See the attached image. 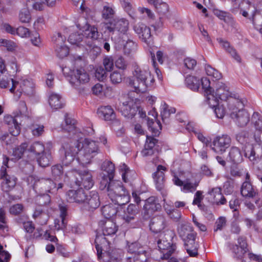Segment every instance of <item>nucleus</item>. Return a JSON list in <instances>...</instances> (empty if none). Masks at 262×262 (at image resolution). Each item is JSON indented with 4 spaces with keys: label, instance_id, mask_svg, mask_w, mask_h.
<instances>
[{
    "label": "nucleus",
    "instance_id": "obj_1",
    "mask_svg": "<svg viewBox=\"0 0 262 262\" xmlns=\"http://www.w3.org/2000/svg\"><path fill=\"white\" fill-rule=\"evenodd\" d=\"M62 147L64 151L62 163L66 166L70 165L77 155V160L82 166L90 164L95 157L81 147V142L77 139L62 137L60 139Z\"/></svg>",
    "mask_w": 262,
    "mask_h": 262
},
{
    "label": "nucleus",
    "instance_id": "obj_5",
    "mask_svg": "<svg viewBox=\"0 0 262 262\" xmlns=\"http://www.w3.org/2000/svg\"><path fill=\"white\" fill-rule=\"evenodd\" d=\"M99 225L102 226L103 234L97 235L95 240L98 258L101 257L102 250H107L110 245V242L105 236L115 235L118 229L116 224L111 220L101 221Z\"/></svg>",
    "mask_w": 262,
    "mask_h": 262
},
{
    "label": "nucleus",
    "instance_id": "obj_60",
    "mask_svg": "<svg viewBox=\"0 0 262 262\" xmlns=\"http://www.w3.org/2000/svg\"><path fill=\"white\" fill-rule=\"evenodd\" d=\"M206 74L212 77L215 80L220 79L221 77V74L216 70L208 65L205 68Z\"/></svg>",
    "mask_w": 262,
    "mask_h": 262
},
{
    "label": "nucleus",
    "instance_id": "obj_46",
    "mask_svg": "<svg viewBox=\"0 0 262 262\" xmlns=\"http://www.w3.org/2000/svg\"><path fill=\"white\" fill-rule=\"evenodd\" d=\"M52 176L55 180L59 181L62 179L63 176L62 166L59 164L53 166L51 168Z\"/></svg>",
    "mask_w": 262,
    "mask_h": 262
},
{
    "label": "nucleus",
    "instance_id": "obj_33",
    "mask_svg": "<svg viewBox=\"0 0 262 262\" xmlns=\"http://www.w3.org/2000/svg\"><path fill=\"white\" fill-rule=\"evenodd\" d=\"M217 40L221 45L225 49L227 52L230 54L233 58L238 63L242 62V58L240 55L238 54L235 49L230 46L229 43L222 38L218 39Z\"/></svg>",
    "mask_w": 262,
    "mask_h": 262
},
{
    "label": "nucleus",
    "instance_id": "obj_45",
    "mask_svg": "<svg viewBox=\"0 0 262 262\" xmlns=\"http://www.w3.org/2000/svg\"><path fill=\"white\" fill-rule=\"evenodd\" d=\"M115 14V11L111 5L107 4L105 5L102 10V17L105 19H108L113 18Z\"/></svg>",
    "mask_w": 262,
    "mask_h": 262
},
{
    "label": "nucleus",
    "instance_id": "obj_37",
    "mask_svg": "<svg viewBox=\"0 0 262 262\" xmlns=\"http://www.w3.org/2000/svg\"><path fill=\"white\" fill-rule=\"evenodd\" d=\"M38 156L37 161L40 166L46 167L50 165L52 158L50 151H45Z\"/></svg>",
    "mask_w": 262,
    "mask_h": 262
},
{
    "label": "nucleus",
    "instance_id": "obj_10",
    "mask_svg": "<svg viewBox=\"0 0 262 262\" xmlns=\"http://www.w3.org/2000/svg\"><path fill=\"white\" fill-rule=\"evenodd\" d=\"M242 107H237L236 104H234V108H228L231 111L230 117L235 124L239 127L247 126L251 120L250 115L248 112Z\"/></svg>",
    "mask_w": 262,
    "mask_h": 262
},
{
    "label": "nucleus",
    "instance_id": "obj_25",
    "mask_svg": "<svg viewBox=\"0 0 262 262\" xmlns=\"http://www.w3.org/2000/svg\"><path fill=\"white\" fill-rule=\"evenodd\" d=\"M166 168L162 165H159L157 167V171L152 174V177L154 179L156 188L161 191L164 187V173Z\"/></svg>",
    "mask_w": 262,
    "mask_h": 262
},
{
    "label": "nucleus",
    "instance_id": "obj_38",
    "mask_svg": "<svg viewBox=\"0 0 262 262\" xmlns=\"http://www.w3.org/2000/svg\"><path fill=\"white\" fill-rule=\"evenodd\" d=\"M98 112L106 120H112L116 117L115 112L110 106L101 107L99 109Z\"/></svg>",
    "mask_w": 262,
    "mask_h": 262
},
{
    "label": "nucleus",
    "instance_id": "obj_39",
    "mask_svg": "<svg viewBox=\"0 0 262 262\" xmlns=\"http://www.w3.org/2000/svg\"><path fill=\"white\" fill-rule=\"evenodd\" d=\"M236 140L241 144L244 146L243 149L246 146H250L251 145H247L249 141V133L246 130H243L235 135Z\"/></svg>",
    "mask_w": 262,
    "mask_h": 262
},
{
    "label": "nucleus",
    "instance_id": "obj_54",
    "mask_svg": "<svg viewBox=\"0 0 262 262\" xmlns=\"http://www.w3.org/2000/svg\"><path fill=\"white\" fill-rule=\"evenodd\" d=\"M55 49L57 56L60 58H63L69 54V48L64 44L55 46Z\"/></svg>",
    "mask_w": 262,
    "mask_h": 262
},
{
    "label": "nucleus",
    "instance_id": "obj_13",
    "mask_svg": "<svg viewBox=\"0 0 262 262\" xmlns=\"http://www.w3.org/2000/svg\"><path fill=\"white\" fill-rule=\"evenodd\" d=\"M231 139L227 135L215 137L212 144V149L217 154H222L231 145Z\"/></svg>",
    "mask_w": 262,
    "mask_h": 262
},
{
    "label": "nucleus",
    "instance_id": "obj_19",
    "mask_svg": "<svg viewBox=\"0 0 262 262\" xmlns=\"http://www.w3.org/2000/svg\"><path fill=\"white\" fill-rule=\"evenodd\" d=\"M135 32L138 35L139 37L146 43H149L151 41L150 29L142 23L135 24L133 26Z\"/></svg>",
    "mask_w": 262,
    "mask_h": 262
},
{
    "label": "nucleus",
    "instance_id": "obj_31",
    "mask_svg": "<svg viewBox=\"0 0 262 262\" xmlns=\"http://www.w3.org/2000/svg\"><path fill=\"white\" fill-rule=\"evenodd\" d=\"M139 212V207L133 204H129L123 215L124 220L127 223L134 221L135 216Z\"/></svg>",
    "mask_w": 262,
    "mask_h": 262
},
{
    "label": "nucleus",
    "instance_id": "obj_35",
    "mask_svg": "<svg viewBox=\"0 0 262 262\" xmlns=\"http://www.w3.org/2000/svg\"><path fill=\"white\" fill-rule=\"evenodd\" d=\"M228 157L229 161L234 164L241 163L243 160L241 150L235 146L230 148Z\"/></svg>",
    "mask_w": 262,
    "mask_h": 262
},
{
    "label": "nucleus",
    "instance_id": "obj_44",
    "mask_svg": "<svg viewBox=\"0 0 262 262\" xmlns=\"http://www.w3.org/2000/svg\"><path fill=\"white\" fill-rule=\"evenodd\" d=\"M205 95L206 96V101L208 103V105L213 108L214 107L216 106L219 103V98L217 96H216L215 94V92H209V93H205Z\"/></svg>",
    "mask_w": 262,
    "mask_h": 262
},
{
    "label": "nucleus",
    "instance_id": "obj_58",
    "mask_svg": "<svg viewBox=\"0 0 262 262\" xmlns=\"http://www.w3.org/2000/svg\"><path fill=\"white\" fill-rule=\"evenodd\" d=\"M66 38L64 36L62 35L60 33H55L52 36V40L55 46H61L64 44Z\"/></svg>",
    "mask_w": 262,
    "mask_h": 262
},
{
    "label": "nucleus",
    "instance_id": "obj_53",
    "mask_svg": "<svg viewBox=\"0 0 262 262\" xmlns=\"http://www.w3.org/2000/svg\"><path fill=\"white\" fill-rule=\"evenodd\" d=\"M31 19V14L28 8L22 9L19 13V19L23 23H28Z\"/></svg>",
    "mask_w": 262,
    "mask_h": 262
},
{
    "label": "nucleus",
    "instance_id": "obj_57",
    "mask_svg": "<svg viewBox=\"0 0 262 262\" xmlns=\"http://www.w3.org/2000/svg\"><path fill=\"white\" fill-rule=\"evenodd\" d=\"M164 207L167 212V213L169 215V216L176 221L179 220L181 217V212L177 209L169 208L168 205L167 206L166 205L164 206Z\"/></svg>",
    "mask_w": 262,
    "mask_h": 262
},
{
    "label": "nucleus",
    "instance_id": "obj_51",
    "mask_svg": "<svg viewBox=\"0 0 262 262\" xmlns=\"http://www.w3.org/2000/svg\"><path fill=\"white\" fill-rule=\"evenodd\" d=\"M36 201L39 206H45L49 204L51 197L48 193L37 194Z\"/></svg>",
    "mask_w": 262,
    "mask_h": 262
},
{
    "label": "nucleus",
    "instance_id": "obj_29",
    "mask_svg": "<svg viewBox=\"0 0 262 262\" xmlns=\"http://www.w3.org/2000/svg\"><path fill=\"white\" fill-rule=\"evenodd\" d=\"M60 210V219H55L54 221L55 228L57 230H63L66 228L67 225V222L66 221L65 218L67 216V208L64 206L59 205Z\"/></svg>",
    "mask_w": 262,
    "mask_h": 262
},
{
    "label": "nucleus",
    "instance_id": "obj_30",
    "mask_svg": "<svg viewBox=\"0 0 262 262\" xmlns=\"http://www.w3.org/2000/svg\"><path fill=\"white\" fill-rule=\"evenodd\" d=\"M81 148L94 156H96L100 152L98 143L89 139H84Z\"/></svg>",
    "mask_w": 262,
    "mask_h": 262
},
{
    "label": "nucleus",
    "instance_id": "obj_50",
    "mask_svg": "<svg viewBox=\"0 0 262 262\" xmlns=\"http://www.w3.org/2000/svg\"><path fill=\"white\" fill-rule=\"evenodd\" d=\"M120 169L122 172V177L124 182H128L131 179V175L135 174L134 171H131L127 166L124 163L120 165Z\"/></svg>",
    "mask_w": 262,
    "mask_h": 262
},
{
    "label": "nucleus",
    "instance_id": "obj_21",
    "mask_svg": "<svg viewBox=\"0 0 262 262\" xmlns=\"http://www.w3.org/2000/svg\"><path fill=\"white\" fill-rule=\"evenodd\" d=\"M83 204L84 207L90 211H93L97 208L100 205L98 193L95 191L89 192L86 195Z\"/></svg>",
    "mask_w": 262,
    "mask_h": 262
},
{
    "label": "nucleus",
    "instance_id": "obj_32",
    "mask_svg": "<svg viewBox=\"0 0 262 262\" xmlns=\"http://www.w3.org/2000/svg\"><path fill=\"white\" fill-rule=\"evenodd\" d=\"M62 130L75 134L76 133L75 121L69 117L66 113L64 115V121L61 124Z\"/></svg>",
    "mask_w": 262,
    "mask_h": 262
},
{
    "label": "nucleus",
    "instance_id": "obj_2",
    "mask_svg": "<svg viewBox=\"0 0 262 262\" xmlns=\"http://www.w3.org/2000/svg\"><path fill=\"white\" fill-rule=\"evenodd\" d=\"M99 188L106 189L107 195L115 204L122 206L129 201L128 192L120 181L113 179L109 181L104 175L100 182Z\"/></svg>",
    "mask_w": 262,
    "mask_h": 262
},
{
    "label": "nucleus",
    "instance_id": "obj_6",
    "mask_svg": "<svg viewBox=\"0 0 262 262\" xmlns=\"http://www.w3.org/2000/svg\"><path fill=\"white\" fill-rule=\"evenodd\" d=\"M63 73L68 77L71 84L80 92L85 91L86 85L89 83L90 78L89 74L84 69H80L70 70L65 67L62 69Z\"/></svg>",
    "mask_w": 262,
    "mask_h": 262
},
{
    "label": "nucleus",
    "instance_id": "obj_7",
    "mask_svg": "<svg viewBox=\"0 0 262 262\" xmlns=\"http://www.w3.org/2000/svg\"><path fill=\"white\" fill-rule=\"evenodd\" d=\"M215 94L221 100L227 101L228 108H234L235 104H237V107H242L244 105V102L239 95L231 93L224 83L219 82L216 83Z\"/></svg>",
    "mask_w": 262,
    "mask_h": 262
},
{
    "label": "nucleus",
    "instance_id": "obj_23",
    "mask_svg": "<svg viewBox=\"0 0 262 262\" xmlns=\"http://www.w3.org/2000/svg\"><path fill=\"white\" fill-rule=\"evenodd\" d=\"M20 117L17 115L15 117L7 116L5 117L4 121L9 126V131L13 136H18L20 132V123L18 122V119Z\"/></svg>",
    "mask_w": 262,
    "mask_h": 262
},
{
    "label": "nucleus",
    "instance_id": "obj_59",
    "mask_svg": "<svg viewBox=\"0 0 262 262\" xmlns=\"http://www.w3.org/2000/svg\"><path fill=\"white\" fill-rule=\"evenodd\" d=\"M147 124L149 128H150L151 131L154 133H156L159 129L161 130L162 129L160 121L157 119H156V122H155L152 119H150L148 118Z\"/></svg>",
    "mask_w": 262,
    "mask_h": 262
},
{
    "label": "nucleus",
    "instance_id": "obj_52",
    "mask_svg": "<svg viewBox=\"0 0 262 262\" xmlns=\"http://www.w3.org/2000/svg\"><path fill=\"white\" fill-rule=\"evenodd\" d=\"M251 22L252 23L255 28L259 31L260 33H262V14L258 12L256 14H255Z\"/></svg>",
    "mask_w": 262,
    "mask_h": 262
},
{
    "label": "nucleus",
    "instance_id": "obj_12",
    "mask_svg": "<svg viewBox=\"0 0 262 262\" xmlns=\"http://www.w3.org/2000/svg\"><path fill=\"white\" fill-rule=\"evenodd\" d=\"M55 188L56 184L50 179H40L36 181L33 185L36 194L52 193V191Z\"/></svg>",
    "mask_w": 262,
    "mask_h": 262
},
{
    "label": "nucleus",
    "instance_id": "obj_16",
    "mask_svg": "<svg viewBox=\"0 0 262 262\" xmlns=\"http://www.w3.org/2000/svg\"><path fill=\"white\" fill-rule=\"evenodd\" d=\"M0 179L2 180L1 187L4 191L9 192L16 185L17 178L13 175L8 174L5 167L1 169Z\"/></svg>",
    "mask_w": 262,
    "mask_h": 262
},
{
    "label": "nucleus",
    "instance_id": "obj_41",
    "mask_svg": "<svg viewBox=\"0 0 262 262\" xmlns=\"http://www.w3.org/2000/svg\"><path fill=\"white\" fill-rule=\"evenodd\" d=\"M185 84L187 88L192 91H198L200 88V80L196 77L188 75L185 79Z\"/></svg>",
    "mask_w": 262,
    "mask_h": 262
},
{
    "label": "nucleus",
    "instance_id": "obj_26",
    "mask_svg": "<svg viewBox=\"0 0 262 262\" xmlns=\"http://www.w3.org/2000/svg\"><path fill=\"white\" fill-rule=\"evenodd\" d=\"M243 7L240 9V14L251 21L254 18L255 14H256L258 12L255 6L249 2H246L243 3Z\"/></svg>",
    "mask_w": 262,
    "mask_h": 262
},
{
    "label": "nucleus",
    "instance_id": "obj_48",
    "mask_svg": "<svg viewBox=\"0 0 262 262\" xmlns=\"http://www.w3.org/2000/svg\"><path fill=\"white\" fill-rule=\"evenodd\" d=\"M251 123L255 128V132L262 131V119L257 112H254L251 117Z\"/></svg>",
    "mask_w": 262,
    "mask_h": 262
},
{
    "label": "nucleus",
    "instance_id": "obj_64",
    "mask_svg": "<svg viewBox=\"0 0 262 262\" xmlns=\"http://www.w3.org/2000/svg\"><path fill=\"white\" fill-rule=\"evenodd\" d=\"M115 63L116 68L119 69L124 70L127 68V63L124 58L121 56H119L117 57L115 60Z\"/></svg>",
    "mask_w": 262,
    "mask_h": 262
},
{
    "label": "nucleus",
    "instance_id": "obj_42",
    "mask_svg": "<svg viewBox=\"0 0 262 262\" xmlns=\"http://www.w3.org/2000/svg\"><path fill=\"white\" fill-rule=\"evenodd\" d=\"M124 40L120 39L118 43L121 45H123L124 54L129 55L135 51L137 45L131 40H127L125 43H124Z\"/></svg>",
    "mask_w": 262,
    "mask_h": 262
},
{
    "label": "nucleus",
    "instance_id": "obj_56",
    "mask_svg": "<svg viewBox=\"0 0 262 262\" xmlns=\"http://www.w3.org/2000/svg\"><path fill=\"white\" fill-rule=\"evenodd\" d=\"M28 147V144L26 143L21 144L19 146L15 147L13 151V156L16 159H20L23 156L25 151Z\"/></svg>",
    "mask_w": 262,
    "mask_h": 262
},
{
    "label": "nucleus",
    "instance_id": "obj_55",
    "mask_svg": "<svg viewBox=\"0 0 262 262\" xmlns=\"http://www.w3.org/2000/svg\"><path fill=\"white\" fill-rule=\"evenodd\" d=\"M83 38V35L79 33H73L69 37V41L72 45H76L79 46L80 42Z\"/></svg>",
    "mask_w": 262,
    "mask_h": 262
},
{
    "label": "nucleus",
    "instance_id": "obj_11",
    "mask_svg": "<svg viewBox=\"0 0 262 262\" xmlns=\"http://www.w3.org/2000/svg\"><path fill=\"white\" fill-rule=\"evenodd\" d=\"M12 82V87L10 89L11 93H14L15 89L19 86V88L17 89V91L19 93L18 96L19 97L22 93L27 95L31 96L33 94L34 89V84L33 82L29 80H24L20 84L17 81H15L13 78H10Z\"/></svg>",
    "mask_w": 262,
    "mask_h": 262
},
{
    "label": "nucleus",
    "instance_id": "obj_22",
    "mask_svg": "<svg viewBox=\"0 0 262 262\" xmlns=\"http://www.w3.org/2000/svg\"><path fill=\"white\" fill-rule=\"evenodd\" d=\"M86 193L82 188L78 190H70L67 193V199L70 203L83 204Z\"/></svg>",
    "mask_w": 262,
    "mask_h": 262
},
{
    "label": "nucleus",
    "instance_id": "obj_40",
    "mask_svg": "<svg viewBox=\"0 0 262 262\" xmlns=\"http://www.w3.org/2000/svg\"><path fill=\"white\" fill-rule=\"evenodd\" d=\"M49 103L53 109L57 110L63 107L61 97L56 94H52L49 98Z\"/></svg>",
    "mask_w": 262,
    "mask_h": 262
},
{
    "label": "nucleus",
    "instance_id": "obj_27",
    "mask_svg": "<svg viewBox=\"0 0 262 262\" xmlns=\"http://www.w3.org/2000/svg\"><path fill=\"white\" fill-rule=\"evenodd\" d=\"M157 142V140L155 138L147 136L144 148L141 152L143 156H150L157 152V150L155 148V144Z\"/></svg>",
    "mask_w": 262,
    "mask_h": 262
},
{
    "label": "nucleus",
    "instance_id": "obj_9",
    "mask_svg": "<svg viewBox=\"0 0 262 262\" xmlns=\"http://www.w3.org/2000/svg\"><path fill=\"white\" fill-rule=\"evenodd\" d=\"M253 137L257 144L246 146L244 149L245 157L251 161H255L262 157V130L255 132Z\"/></svg>",
    "mask_w": 262,
    "mask_h": 262
},
{
    "label": "nucleus",
    "instance_id": "obj_24",
    "mask_svg": "<svg viewBox=\"0 0 262 262\" xmlns=\"http://www.w3.org/2000/svg\"><path fill=\"white\" fill-rule=\"evenodd\" d=\"M166 226V219L162 215L152 217L149 224L150 230L156 233L161 232Z\"/></svg>",
    "mask_w": 262,
    "mask_h": 262
},
{
    "label": "nucleus",
    "instance_id": "obj_8",
    "mask_svg": "<svg viewBox=\"0 0 262 262\" xmlns=\"http://www.w3.org/2000/svg\"><path fill=\"white\" fill-rule=\"evenodd\" d=\"M118 100L116 107L122 115L127 118H132L135 116L138 110L136 103V99L131 97L128 94L122 95Z\"/></svg>",
    "mask_w": 262,
    "mask_h": 262
},
{
    "label": "nucleus",
    "instance_id": "obj_3",
    "mask_svg": "<svg viewBox=\"0 0 262 262\" xmlns=\"http://www.w3.org/2000/svg\"><path fill=\"white\" fill-rule=\"evenodd\" d=\"M133 74L136 79H128V84L137 93H144L155 82V79L148 69L141 68L138 65L134 66Z\"/></svg>",
    "mask_w": 262,
    "mask_h": 262
},
{
    "label": "nucleus",
    "instance_id": "obj_43",
    "mask_svg": "<svg viewBox=\"0 0 262 262\" xmlns=\"http://www.w3.org/2000/svg\"><path fill=\"white\" fill-rule=\"evenodd\" d=\"M102 213L103 216L106 218L109 219L117 213V208L112 204H108L104 206L101 209Z\"/></svg>",
    "mask_w": 262,
    "mask_h": 262
},
{
    "label": "nucleus",
    "instance_id": "obj_62",
    "mask_svg": "<svg viewBox=\"0 0 262 262\" xmlns=\"http://www.w3.org/2000/svg\"><path fill=\"white\" fill-rule=\"evenodd\" d=\"M19 112L20 115L23 117L27 118H29L30 117V113L28 111L26 104L25 101H21L19 103Z\"/></svg>",
    "mask_w": 262,
    "mask_h": 262
},
{
    "label": "nucleus",
    "instance_id": "obj_15",
    "mask_svg": "<svg viewBox=\"0 0 262 262\" xmlns=\"http://www.w3.org/2000/svg\"><path fill=\"white\" fill-rule=\"evenodd\" d=\"M158 246L162 254L161 256L162 259H168L176 249V245L171 243V236L166 240L163 239L158 240Z\"/></svg>",
    "mask_w": 262,
    "mask_h": 262
},
{
    "label": "nucleus",
    "instance_id": "obj_63",
    "mask_svg": "<svg viewBox=\"0 0 262 262\" xmlns=\"http://www.w3.org/2000/svg\"><path fill=\"white\" fill-rule=\"evenodd\" d=\"M31 132L35 137L41 136L44 132V126L39 124H33L31 126Z\"/></svg>",
    "mask_w": 262,
    "mask_h": 262
},
{
    "label": "nucleus",
    "instance_id": "obj_28",
    "mask_svg": "<svg viewBox=\"0 0 262 262\" xmlns=\"http://www.w3.org/2000/svg\"><path fill=\"white\" fill-rule=\"evenodd\" d=\"M109 246L107 250H102V254L106 257V260L108 262H119L121 256V251L119 249H113L110 251ZM102 256L99 258L100 259Z\"/></svg>",
    "mask_w": 262,
    "mask_h": 262
},
{
    "label": "nucleus",
    "instance_id": "obj_14",
    "mask_svg": "<svg viewBox=\"0 0 262 262\" xmlns=\"http://www.w3.org/2000/svg\"><path fill=\"white\" fill-rule=\"evenodd\" d=\"M76 26L79 30L84 32V35L86 37L93 39L98 38L99 34L97 28L94 26L89 25L84 18H79L77 21Z\"/></svg>",
    "mask_w": 262,
    "mask_h": 262
},
{
    "label": "nucleus",
    "instance_id": "obj_18",
    "mask_svg": "<svg viewBox=\"0 0 262 262\" xmlns=\"http://www.w3.org/2000/svg\"><path fill=\"white\" fill-rule=\"evenodd\" d=\"M128 21L123 18L114 19L112 21L106 24V29L110 32L117 31L125 34L128 29Z\"/></svg>",
    "mask_w": 262,
    "mask_h": 262
},
{
    "label": "nucleus",
    "instance_id": "obj_47",
    "mask_svg": "<svg viewBox=\"0 0 262 262\" xmlns=\"http://www.w3.org/2000/svg\"><path fill=\"white\" fill-rule=\"evenodd\" d=\"M175 112L176 109L173 107H169L165 102H163L162 104L161 115L163 122H165V120L168 118L171 114H173Z\"/></svg>",
    "mask_w": 262,
    "mask_h": 262
},
{
    "label": "nucleus",
    "instance_id": "obj_34",
    "mask_svg": "<svg viewBox=\"0 0 262 262\" xmlns=\"http://www.w3.org/2000/svg\"><path fill=\"white\" fill-rule=\"evenodd\" d=\"M101 169L106 173H103L102 178L105 176V178H107V180L111 181L114 179L115 175V165L111 161H104L101 166Z\"/></svg>",
    "mask_w": 262,
    "mask_h": 262
},
{
    "label": "nucleus",
    "instance_id": "obj_49",
    "mask_svg": "<svg viewBox=\"0 0 262 262\" xmlns=\"http://www.w3.org/2000/svg\"><path fill=\"white\" fill-rule=\"evenodd\" d=\"M28 150L38 156L45 151L43 144L40 142H35L32 143L28 148Z\"/></svg>",
    "mask_w": 262,
    "mask_h": 262
},
{
    "label": "nucleus",
    "instance_id": "obj_61",
    "mask_svg": "<svg viewBox=\"0 0 262 262\" xmlns=\"http://www.w3.org/2000/svg\"><path fill=\"white\" fill-rule=\"evenodd\" d=\"M158 12L162 14H164L168 11V5L164 2H162L158 0L154 5Z\"/></svg>",
    "mask_w": 262,
    "mask_h": 262
},
{
    "label": "nucleus",
    "instance_id": "obj_4",
    "mask_svg": "<svg viewBox=\"0 0 262 262\" xmlns=\"http://www.w3.org/2000/svg\"><path fill=\"white\" fill-rule=\"evenodd\" d=\"M179 236L184 242V247L190 256L194 257L198 255V245L195 242L196 233L193 227L188 223L181 224L178 227Z\"/></svg>",
    "mask_w": 262,
    "mask_h": 262
},
{
    "label": "nucleus",
    "instance_id": "obj_17",
    "mask_svg": "<svg viewBox=\"0 0 262 262\" xmlns=\"http://www.w3.org/2000/svg\"><path fill=\"white\" fill-rule=\"evenodd\" d=\"M75 183L77 186L83 187L86 189L91 188L94 185L92 176L89 171H76Z\"/></svg>",
    "mask_w": 262,
    "mask_h": 262
},
{
    "label": "nucleus",
    "instance_id": "obj_20",
    "mask_svg": "<svg viewBox=\"0 0 262 262\" xmlns=\"http://www.w3.org/2000/svg\"><path fill=\"white\" fill-rule=\"evenodd\" d=\"M241 193L246 199L254 198L257 195V191L250 181V174L246 173V180L242 184L241 188Z\"/></svg>",
    "mask_w": 262,
    "mask_h": 262
},
{
    "label": "nucleus",
    "instance_id": "obj_36",
    "mask_svg": "<svg viewBox=\"0 0 262 262\" xmlns=\"http://www.w3.org/2000/svg\"><path fill=\"white\" fill-rule=\"evenodd\" d=\"M214 14L219 19L223 20L225 23L233 26L235 22L233 17L228 13L218 9L213 11Z\"/></svg>",
    "mask_w": 262,
    "mask_h": 262
}]
</instances>
